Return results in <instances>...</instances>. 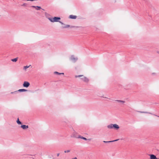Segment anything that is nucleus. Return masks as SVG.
<instances>
[{
	"label": "nucleus",
	"instance_id": "obj_1",
	"mask_svg": "<svg viewBox=\"0 0 159 159\" xmlns=\"http://www.w3.org/2000/svg\"><path fill=\"white\" fill-rule=\"evenodd\" d=\"M75 78L80 77V79L84 82L86 83H88L89 81V79L86 76H84L83 75H78L75 76Z\"/></svg>",
	"mask_w": 159,
	"mask_h": 159
},
{
	"label": "nucleus",
	"instance_id": "obj_2",
	"mask_svg": "<svg viewBox=\"0 0 159 159\" xmlns=\"http://www.w3.org/2000/svg\"><path fill=\"white\" fill-rule=\"evenodd\" d=\"M107 128L108 129H114L116 130H118L119 128V127L118 125L116 124H111L107 126Z\"/></svg>",
	"mask_w": 159,
	"mask_h": 159
},
{
	"label": "nucleus",
	"instance_id": "obj_3",
	"mask_svg": "<svg viewBox=\"0 0 159 159\" xmlns=\"http://www.w3.org/2000/svg\"><path fill=\"white\" fill-rule=\"evenodd\" d=\"M48 20L51 22H59V20L61 19L60 17H54V18H48Z\"/></svg>",
	"mask_w": 159,
	"mask_h": 159
},
{
	"label": "nucleus",
	"instance_id": "obj_4",
	"mask_svg": "<svg viewBox=\"0 0 159 159\" xmlns=\"http://www.w3.org/2000/svg\"><path fill=\"white\" fill-rule=\"evenodd\" d=\"M59 22L62 25H64V26H63L62 27L63 28H67L69 27H70L71 28H78V26H70L69 25H65L62 22L60 21Z\"/></svg>",
	"mask_w": 159,
	"mask_h": 159
},
{
	"label": "nucleus",
	"instance_id": "obj_5",
	"mask_svg": "<svg viewBox=\"0 0 159 159\" xmlns=\"http://www.w3.org/2000/svg\"><path fill=\"white\" fill-rule=\"evenodd\" d=\"M70 60L73 62L75 63L77 60L78 58L75 57L74 55H72L70 58Z\"/></svg>",
	"mask_w": 159,
	"mask_h": 159
},
{
	"label": "nucleus",
	"instance_id": "obj_6",
	"mask_svg": "<svg viewBox=\"0 0 159 159\" xmlns=\"http://www.w3.org/2000/svg\"><path fill=\"white\" fill-rule=\"evenodd\" d=\"M30 85V83L28 82L25 81L24 82L23 85L24 87L28 88Z\"/></svg>",
	"mask_w": 159,
	"mask_h": 159
},
{
	"label": "nucleus",
	"instance_id": "obj_7",
	"mask_svg": "<svg viewBox=\"0 0 159 159\" xmlns=\"http://www.w3.org/2000/svg\"><path fill=\"white\" fill-rule=\"evenodd\" d=\"M150 159H157V157L155 155L153 154H150Z\"/></svg>",
	"mask_w": 159,
	"mask_h": 159
},
{
	"label": "nucleus",
	"instance_id": "obj_8",
	"mask_svg": "<svg viewBox=\"0 0 159 159\" xmlns=\"http://www.w3.org/2000/svg\"><path fill=\"white\" fill-rule=\"evenodd\" d=\"M21 127L24 129H28L29 128V126L28 125H21Z\"/></svg>",
	"mask_w": 159,
	"mask_h": 159
},
{
	"label": "nucleus",
	"instance_id": "obj_9",
	"mask_svg": "<svg viewBox=\"0 0 159 159\" xmlns=\"http://www.w3.org/2000/svg\"><path fill=\"white\" fill-rule=\"evenodd\" d=\"M78 138H80V139H83L85 140H89V141H90L91 139H87L86 138H85L82 137L80 135H79V137H78Z\"/></svg>",
	"mask_w": 159,
	"mask_h": 159
},
{
	"label": "nucleus",
	"instance_id": "obj_10",
	"mask_svg": "<svg viewBox=\"0 0 159 159\" xmlns=\"http://www.w3.org/2000/svg\"><path fill=\"white\" fill-rule=\"evenodd\" d=\"M31 7L35 8L37 10H39L40 9H41V7L39 6H31Z\"/></svg>",
	"mask_w": 159,
	"mask_h": 159
},
{
	"label": "nucleus",
	"instance_id": "obj_11",
	"mask_svg": "<svg viewBox=\"0 0 159 159\" xmlns=\"http://www.w3.org/2000/svg\"><path fill=\"white\" fill-rule=\"evenodd\" d=\"M69 18L72 19H75L77 18L76 16L70 15L69 16Z\"/></svg>",
	"mask_w": 159,
	"mask_h": 159
},
{
	"label": "nucleus",
	"instance_id": "obj_12",
	"mask_svg": "<svg viewBox=\"0 0 159 159\" xmlns=\"http://www.w3.org/2000/svg\"><path fill=\"white\" fill-rule=\"evenodd\" d=\"M17 91H19L20 92H27L28 91V90L27 89H19Z\"/></svg>",
	"mask_w": 159,
	"mask_h": 159
},
{
	"label": "nucleus",
	"instance_id": "obj_13",
	"mask_svg": "<svg viewBox=\"0 0 159 159\" xmlns=\"http://www.w3.org/2000/svg\"><path fill=\"white\" fill-rule=\"evenodd\" d=\"M119 139H117L115 140H112V141H103V142L104 143H111V142H113L115 141H116L118 140Z\"/></svg>",
	"mask_w": 159,
	"mask_h": 159
},
{
	"label": "nucleus",
	"instance_id": "obj_14",
	"mask_svg": "<svg viewBox=\"0 0 159 159\" xmlns=\"http://www.w3.org/2000/svg\"><path fill=\"white\" fill-rule=\"evenodd\" d=\"M76 133H73L72 135H71V137H74V138H78V137L76 136L75 135Z\"/></svg>",
	"mask_w": 159,
	"mask_h": 159
},
{
	"label": "nucleus",
	"instance_id": "obj_15",
	"mask_svg": "<svg viewBox=\"0 0 159 159\" xmlns=\"http://www.w3.org/2000/svg\"><path fill=\"white\" fill-rule=\"evenodd\" d=\"M31 65H30V66H24L23 67V69L24 70H26V69L27 68H29V67H30V66H31Z\"/></svg>",
	"mask_w": 159,
	"mask_h": 159
},
{
	"label": "nucleus",
	"instance_id": "obj_16",
	"mask_svg": "<svg viewBox=\"0 0 159 159\" xmlns=\"http://www.w3.org/2000/svg\"><path fill=\"white\" fill-rule=\"evenodd\" d=\"M18 59V58H16L11 60V61L13 62H16Z\"/></svg>",
	"mask_w": 159,
	"mask_h": 159
},
{
	"label": "nucleus",
	"instance_id": "obj_17",
	"mask_svg": "<svg viewBox=\"0 0 159 159\" xmlns=\"http://www.w3.org/2000/svg\"><path fill=\"white\" fill-rule=\"evenodd\" d=\"M16 122L18 124L20 125L21 124V122L20 121L19 118L17 119V120L16 121Z\"/></svg>",
	"mask_w": 159,
	"mask_h": 159
},
{
	"label": "nucleus",
	"instance_id": "obj_18",
	"mask_svg": "<svg viewBox=\"0 0 159 159\" xmlns=\"http://www.w3.org/2000/svg\"><path fill=\"white\" fill-rule=\"evenodd\" d=\"M54 74H58V75H61V74H63V75L64 74V73H59L57 72V71H55L54 72Z\"/></svg>",
	"mask_w": 159,
	"mask_h": 159
},
{
	"label": "nucleus",
	"instance_id": "obj_19",
	"mask_svg": "<svg viewBox=\"0 0 159 159\" xmlns=\"http://www.w3.org/2000/svg\"><path fill=\"white\" fill-rule=\"evenodd\" d=\"M27 4L26 3H24L23 4H22L21 6L24 7H26L27 5Z\"/></svg>",
	"mask_w": 159,
	"mask_h": 159
},
{
	"label": "nucleus",
	"instance_id": "obj_20",
	"mask_svg": "<svg viewBox=\"0 0 159 159\" xmlns=\"http://www.w3.org/2000/svg\"><path fill=\"white\" fill-rule=\"evenodd\" d=\"M70 150H67L64 151V152L65 153H67V152H70Z\"/></svg>",
	"mask_w": 159,
	"mask_h": 159
},
{
	"label": "nucleus",
	"instance_id": "obj_21",
	"mask_svg": "<svg viewBox=\"0 0 159 159\" xmlns=\"http://www.w3.org/2000/svg\"><path fill=\"white\" fill-rule=\"evenodd\" d=\"M17 91H15L14 92H12L11 93V94H13V93H17Z\"/></svg>",
	"mask_w": 159,
	"mask_h": 159
},
{
	"label": "nucleus",
	"instance_id": "obj_22",
	"mask_svg": "<svg viewBox=\"0 0 159 159\" xmlns=\"http://www.w3.org/2000/svg\"><path fill=\"white\" fill-rule=\"evenodd\" d=\"M139 112H140L141 113H148V112H144V111H139Z\"/></svg>",
	"mask_w": 159,
	"mask_h": 159
},
{
	"label": "nucleus",
	"instance_id": "obj_23",
	"mask_svg": "<svg viewBox=\"0 0 159 159\" xmlns=\"http://www.w3.org/2000/svg\"><path fill=\"white\" fill-rule=\"evenodd\" d=\"M115 101H117V102H121V101H122V100H116Z\"/></svg>",
	"mask_w": 159,
	"mask_h": 159
},
{
	"label": "nucleus",
	"instance_id": "obj_24",
	"mask_svg": "<svg viewBox=\"0 0 159 159\" xmlns=\"http://www.w3.org/2000/svg\"><path fill=\"white\" fill-rule=\"evenodd\" d=\"M121 102L122 103H124L125 102V101L122 100V101H121Z\"/></svg>",
	"mask_w": 159,
	"mask_h": 159
},
{
	"label": "nucleus",
	"instance_id": "obj_25",
	"mask_svg": "<svg viewBox=\"0 0 159 159\" xmlns=\"http://www.w3.org/2000/svg\"><path fill=\"white\" fill-rule=\"evenodd\" d=\"M59 153L57 154V157H58L59 156Z\"/></svg>",
	"mask_w": 159,
	"mask_h": 159
},
{
	"label": "nucleus",
	"instance_id": "obj_26",
	"mask_svg": "<svg viewBox=\"0 0 159 159\" xmlns=\"http://www.w3.org/2000/svg\"><path fill=\"white\" fill-rule=\"evenodd\" d=\"M72 159H77L76 157H75L72 158Z\"/></svg>",
	"mask_w": 159,
	"mask_h": 159
},
{
	"label": "nucleus",
	"instance_id": "obj_27",
	"mask_svg": "<svg viewBox=\"0 0 159 159\" xmlns=\"http://www.w3.org/2000/svg\"><path fill=\"white\" fill-rule=\"evenodd\" d=\"M152 75H155V73H152Z\"/></svg>",
	"mask_w": 159,
	"mask_h": 159
},
{
	"label": "nucleus",
	"instance_id": "obj_28",
	"mask_svg": "<svg viewBox=\"0 0 159 159\" xmlns=\"http://www.w3.org/2000/svg\"><path fill=\"white\" fill-rule=\"evenodd\" d=\"M154 115L155 116H157L158 117H159V116H157V115Z\"/></svg>",
	"mask_w": 159,
	"mask_h": 159
},
{
	"label": "nucleus",
	"instance_id": "obj_29",
	"mask_svg": "<svg viewBox=\"0 0 159 159\" xmlns=\"http://www.w3.org/2000/svg\"><path fill=\"white\" fill-rule=\"evenodd\" d=\"M157 159H159V158H158L157 157Z\"/></svg>",
	"mask_w": 159,
	"mask_h": 159
}]
</instances>
